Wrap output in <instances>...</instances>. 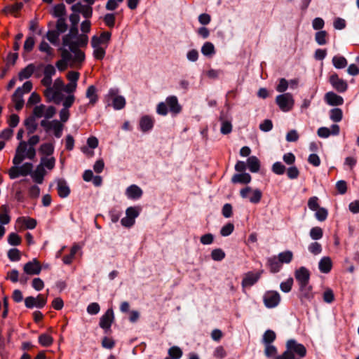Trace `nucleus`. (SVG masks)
Wrapping results in <instances>:
<instances>
[{"mask_svg":"<svg viewBox=\"0 0 359 359\" xmlns=\"http://www.w3.org/2000/svg\"><path fill=\"white\" fill-rule=\"evenodd\" d=\"M39 151L43 155L49 156L54 152V146L52 143H43L40 146Z\"/></svg>","mask_w":359,"mask_h":359,"instance_id":"obj_35","label":"nucleus"},{"mask_svg":"<svg viewBox=\"0 0 359 359\" xmlns=\"http://www.w3.org/2000/svg\"><path fill=\"white\" fill-rule=\"evenodd\" d=\"M332 267V262L330 257H323L318 263V269L323 273H328Z\"/></svg>","mask_w":359,"mask_h":359,"instance_id":"obj_24","label":"nucleus"},{"mask_svg":"<svg viewBox=\"0 0 359 359\" xmlns=\"http://www.w3.org/2000/svg\"><path fill=\"white\" fill-rule=\"evenodd\" d=\"M10 211L9 207L8 205H2L0 207V223L1 224H7L11 221V217L8 215Z\"/></svg>","mask_w":359,"mask_h":359,"instance_id":"obj_28","label":"nucleus"},{"mask_svg":"<svg viewBox=\"0 0 359 359\" xmlns=\"http://www.w3.org/2000/svg\"><path fill=\"white\" fill-rule=\"evenodd\" d=\"M299 297L302 304H305L306 302H311L313 299L312 286L309 284L299 286Z\"/></svg>","mask_w":359,"mask_h":359,"instance_id":"obj_13","label":"nucleus"},{"mask_svg":"<svg viewBox=\"0 0 359 359\" xmlns=\"http://www.w3.org/2000/svg\"><path fill=\"white\" fill-rule=\"evenodd\" d=\"M103 20L107 27H109L110 28L114 27V25H115V20H116L115 14L114 13L106 14L103 18Z\"/></svg>","mask_w":359,"mask_h":359,"instance_id":"obj_56","label":"nucleus"},{"mask_svg":"<svg viewBox=\"0 0 359 359\" xmlns=\"http://www.w3.org/2000/svg\"><path fill=\"white\" fill-rule=\"evenodd\" d=\"M310 272L304 266H301L294 272V277L298 282L299 286L309 284Z\"/></svg>","mask_w":359,"mask_h":359,"instance_id":"obj_10","label":"nucleus"},{"mask_svg":"<svg viewBox=\"0 0 359 359\" xmlns=\"http://www.w3.org/2000/svg\"><path fill=\"white\" fill-rule=\"evenodd\" d=\"M271 171L278 175H283L286 171V167L279 161L274 163L271 167Z\"/></svg>","mask_w":359,"mask_h":359,"instance_id":"obj_46","label":"nucleus"},{"mask_svg":"<svg viewBox=\"0 0 359 359\" xmlns=\"http://www.w3.org/2000/svg\"><path fill=\"white\" fill-rule=\"evenodd\" d=\"M168 355L172 359H180L183 354L182 349L177 346H173L168 349Z\"/></svg>","mask_w":359,"mask_h":359,"instance_id":"obj_39","label":"nucleus"},{"mask_svg":"<svg viewBox=\"0 0 359 359\" xmlns=\"http://www.w3.org/2000/svg\"><path fill=\"white\" fill-rule=\"evenodd\" d=\"M309 234L313 240H319L323 237V231L320 227L315 226L310 230Z\"/></svg>","mask_w":359,"mask_h":359,"instance_id":"obj_54","label":"nucleus"},{"mask_svg":"<svg viewBox=\"0 0 359 359\" xmlns=\"http://www.w3.org/2000/svg\"><path fill=\"white\" fill-rule=\"evenodd\" d=\"M126 99L121 95L115 96L113 99V107L116 110H120L126 106Z\"/></svg>","mask_w":359,"mask_h":359,"instance_id":"obj_38","label":"nucleus"},{"mask_svg":"<svg viewBox=\"0 0 359 359\" xmlns=\"http://www.w3.org/2000/svg\"><path fill=\"white\" fill-rule=\"evenodd\" d=\"M316 219L320 222L325 221L328 215L327 210L324 208H319L315 214Z\"/></svg>","mask_w":359,"mask_h":359,"instance_id":"obj_58","label":"nucleus"},{"mask_svg":"<svg viewBox=\"0 0 359 359\" xmlns=\"http://www.w3.org/2000/svg\"><path fill=\"white\" fill-rule=\"evenodd\" d=\"M143 194V191L137 185L132 184L126 190V195L133 200L140 199Z\"/></svg>","mask_w":359,"mask_h":359,"instance_id":"obj_19","label":"nucleus"},{"mask_svg":"<svg viewBox=\"0 0 359 359\" xmlns=\"http://www.w3.org/2000/svg\"><path fill=\"white\" fill-rule=\"evenodd\" d=\"M27 143L25 141H20L15 149V154L13 158V163L19 165L25 158Z\"/></svg>","mask_w":359,"mask_h":359,"instance_id":"obj_9","label":"nucleus"},{"mask_svg":"<svg viewBox=\"0 0 359 359\" xmlns=\"http://www.w3.org/2000/svg\"><path fill=\"white\" fill-rule=\"evenodd\" d=\"M57 190L60 198H67L71 192L70 188L65 179H59L57 182Z\"/></svg>","mask_w":359,"mask_h":359,"instance_id":"obj_17","label":"nucleus"},{"mask_svg":"<svg viewBox=\"0 0 359 359\" xmlns=\"http://www.w3.org/2000/svg\"><path fill=\"white\" fill-rule=\"evenodd\" d=\"M252 177L249 173L240 172L234 174L231 177V182L233 184H247L251 182Z\"/></svg>","mask_w":359,"mask_h":359,"instance_id":"obj_23","label":"nucleus"},{"mask_svg":"<svg viewBox=\"0 0 359 359\" xmlns=\"http://www.w3.org/2000/svg\"><path fill=\"white\" fill-rule=\"evenodd\" d=\"M286 350L275 359H294L296 355L304 358L306 355V348L302 344L298 343L295 339H290L285 344Z\"/></svg>","mask_w":359,"mask_h":359,"instance_id":"obj_1","label":"nucleus"},{"mask_svg":"<svg viewBox=\"0 0 359 359\" xmlns=\"http://www.w3.org/2000/svg\"><path fill=\"white\" fill-rule=\"evenodd\" d=\"M36 71V66L33 63H30L27 65L18 73V79L20 81H22L26 79H29Z\"/></svg>","mask_w":359,"mask_h":359,"instance_id":"obj_25","label":"nucleus"},{"mask_svg":"<svg viewBox=\"0 0 359 359\" xmlns=\"http://www.w3.org/2000/svg\"><path fill=\"white\" fill-rule=\"evenodd\" d=\"M263 271V270H261L257 273L250 271L245 273L241 283L243 287L254 285L259 280Z\"/></svg>","mask_w":359,"mask_h":359,"instance_id":"obj_11","label":"nucleus"},{"mask_svg":"<svg viewBox=\"0 0 359 359\" xmlns=\"http://www.w3.org/2000/svg\"><path fill=\"white\" fill-rule=\"evenodd\" d=\"M41 102V97L40 95L36 93V92H33L28 100H27V106H31V105H33V104H38Z\"/></svg>","mask_w":359,"mask_h":359,"instance_id":"obj_64","label":"nucleus"},{"mask_svg":"<svg viewBox=\"0 0 359 359\" xmlns=\"http://www.w3.org/2000/svg\"><path fill=\"white\" fill-rule=\"evenodd\" d=\"M293 278H289L285 281L282 282L280 285V288L283 292H290L292 285H293Z\"/></svg>","mask_w":359,"mask_h":359,"instance_id":"obj_57","label":"nucleus"},{"mask_svg":"<svg viewBox=\"0 0 359 359\" xmlns=\"http://www.w3.org/2000/svg\"><path fill=\"white\" fill-rule=\"evenodd\" d=\"M327 33L326 31H319L316 33L315 40L318 45L323 46L327 43Z\"/></svg>","mask_w":359,"mask_h":359,"instance_id":"obj_50","label":"nucleus"},{"mask_svg":"<svg viewBox=\"0 0 359 359\" xmlns=\"http://www.w3.org/2000/svg\"><path fill=\"white\" fill-rule=\"evenodd\" d=\"M278 260V258L276 255L268 257L266 259V266L269 269L272 273H278L282 268V264Z\"/></svg>","mask_w":359,"mask_h":359,"instance_id":"obj_20","label":"nucleus"},{"mask_svg":"<svg viewBox=\"0 0 359 359\" xmlns=\"http://www.w3.org/2000/svg\"><path fill=\"white\" fill-rule=\"evenodd\" d=\"M114 320V315L112 309H108L107 311L100 318L99 325L101 328L104 330L105 333H107L110 330L112 323Z\"/></svg>","mask_w":359,"mask_h":359,"instance_id":"obj_8","label":"nucleus"},{"mask_svg":"<svg viewBox=\"0 0 359 359\" xmlns=\"http://www.w3.org/2000/svg\"><path fill=\"white\" fill-rule=\"evenodd\" d=\"M7 256L11 262H19L21 259V252L18 248H11L8 251Z\"/></svg>","mask_w":359,"mask_h":359,"instance_id":"obj_41","label":"nucleus"},{"mask_svg":"<svg viewBox=\"0 0 359 359\" xmlns=\"http://www.w3.org/2000/svg\"><path fill=\"white\" fill-rule=\"evenodd\" d=\"M225 256H226L225 252L221 248L214 249L211 252V258L214 261L220 262V261H222V259H224Z\"/></svg>","mask_w":359,"mask_h":359,"instance_id":"obj_49","label":"nucleus"},{"mask_svg":"<svg viewBox=\"0 0 359 359\" xmlns=\"http://www.w3.org/2000/svg\"><path fill=\"white\" fill-rule=\"evenodd\" d=\"M52 130L54 131L55 137L60 138L62 135L63 125L58 120H53Z\"/></svg>","mask_w":359,"mask_h":359,"instance_id":"obj_51","label":"nucleus"},{"mask_svg":"<svg viewBox=\"0 0 359 359\" xmlns=\"http://www.w3.org/2000/svg\"><path fill=\"white\" fill-rule=\"evenodd\" d=\"M22 219L23 224L28 229H34L37 224V222L35 219L31 217H19L18 220Z\"/></svg>","mask_w":359,"mask_h":359,"instance_id":"obj_52","label":"nucleus"},{"mask_svg":"<svg viewBox=\"0 0 359 359\" xmlns=\"http://www.w3.org/2000/svg\"><path fill=\"white\" fill-rule=\"evenodd\" d=\"M8 243L11 245L18 246L21 244L22 238L18 233L12 232L8 236Z\"/></svg>","mask_w":359,"mask_h":359,"instance_id":"obj_44","label":"nucleus"},{"mask_svg":"<svg viewBox=\"0 0 359 359\" xmlns=\"http://www.w3.org/2000/svg\"><path fill=\"white\" fill-rule=\"evenodd\" d=\"M18 59V53H8L6 57V63L4 67H3L0 72V79H4L8 72L9 71L11 66H13L17 60Z\"/></svg>","mask_w":359,"mask_h":359,"instance_id":"obj_14","label":"nucleus"},{"mask_svg":"<svg viewBox=\"0 0 359 359\" xmlns=\"http://www.w3.org/2000/svg\"><path fill=\"white\" fill-rule=\"evenodd\" d=\"M330 118L334 122H339L343 118V111L339 108H334L330 111Z\"/></svg>","mask_w":359,"mask_h":359,"instance_id":"obj_37","label":"nucleus"},{"mask_svg":"<svg viewBox=\"0 0 359 359\" xmlns=\"http://www.w3.org/2000/svg\"><path fill=\"white\" fill-rule=\"evenodd\" d=\"M263 302L266 308L272 309L277 306L280 302V296L276 291L269 290L264 293Z\"/></svg>","mask_w":359,"mask_h":359,"instance_id":"obj_4","label":"nucleus"},{"mask_svg":"<svg viewBox=\"0 0 359 359\" xmlns=\"http://www.w3.org/2000/svg\"><path fill=\"white\" fill-rule=\"evenodd\" d=\"M47 303V297L39 294L36 297L29 296L25 299V305L26 308L32 309L34 307L43 309Z\"/></svg>","mask_w":359,"mask_h":359,"instance_id":"obj_3","label":"nucleus"},{"mask_svg":"<svg viewBox=\"0 0 359 359\" xmlns=\"http://www.w3.org/2000/svg\"><path fill=\"white\" fill-rule=\"evenodd\" d=\"M325 101L330 106H341L344 104V99L332 91L327 92L325 95Z\"/></svg>","mask_w":359,"mask_h":359,"instance_id":"obj_15","label":"nucleus"},{"mask_svg":"<svg viewBox=\"0 0 359 359\" xmlns=\"http://www.w3.org/2000/svg\"><path fill=\"white\" fill-rule=\"evenodd\" d=\"M165 102L172 114H178L182 111V106L179 104L178 99L176 96H168L165 100Z\"/></svg>","mask_w":359,"mask_h":359,"instance_id":"obj_16","label":"nucleus"},{"mask_svg":"<svg viewBox=\"0 0 359 359\" xmlns=\"http://www.w3.org/2000/svg\"><path fill=\"white\" fill-rule=\"evenodd\" d=\"M154 123L155 120L153 117L149 115H144L140 119V129L143 133L149 132L153 129Z\"/></svg>","mask_w":359,"mask_h":359,"instance_id":"obj_12","label":"nucleus"},{"mask_svg":"<svg viewBox=\"0 0 359 359\" xmlns=\"http://www.w3.org/2000/svg\"><path fill=\"white\" fill-rule=\"evenodd\" d=\"M24 125L26 127L27 130L28 135H31L34 133L37 128H38V124L36 122V119L34 118L33 116H28L25 121H24Z\"/></svg>","mask_w":359,"mask_h":359,"instance_id":"obj_27","label":"nucleus"},{"mask_svg":"<svg viewBox=\"0 0 359 359\" xmlns=\"http://www.w3.org/2000/svg\"><path fill=\"white\" fill-rule=\"evenodd\" d=\"M6 279L10 280L12 283H17L19 280V271L17 269H12L7 273Z\"/></svg>","mask_w":359,"mask_h":359,"instance_id":"obj_62","label":"nucleus"},{"mask_svg":"<svg viewBox=\"0 0 359 359\" xmlns=\"http://www.w3.org/2000/svg\"><path fill=\"white\" fill-rule=\"evenodd\" d=\"M287 177L290 180L297 179L299 175V171L296 166H290L286 169Z\"/></svg>","mask_w":359,"mask_h":359,"instance_id":"obj_59","label":"nucleus"},{"mask_svg":"<svg viewBox=\"0 0 359 359\" xmlns=\"http://www.w3.org/2000/svg\"><path fill=\"white\" fill-rule=\"evenodd\" d=\"M18 168L20 170L21 176H27L29 175H32V169H33V164L32 163H25L22 166H18Z\"/></svg>","mask_w":359,"mask_h":359,"instance_id":"obj_43","label":"nucleus"},{"mask_svg":"<svg viewBox=\"0 0 359 359\" xmlns=\"http://www.w3.org/2000/svg\"><path fill=\"white\" fill-rule=\"evenodd\" d=\"M23 4L22 2H15L14 4H8L2 9V13L8 15L13 14L15 17L18 16V12L22 8Z\"/></svg>","mask_w":359,"mask_h":359,"instance_id":"obj_21","label":"nucleus"},{"mask_svg":"<svg viewBox=\"0 0 359 359\" xmlns=\"http://www.w3.org/2000/svg\"><path fill=\"white\" fill-rule=\"evenodd\" d=\"M46 174V171L44 168H43V164H39L36 170L32 173V178L34 182L37 184H42L44 180V176Z\"/></svg>","mask_w":359,"mask_h":359,"instance_id":"obj_22","label":"nucleus"},{"mask_svg":"<svg viewBox=\"0 0 359 359\" xmlns=\"http://www.w3.org/2000/svg\"><path fill=\"white\" fill-rule=\"evenodd\" d=\"M251 192L252 194L249 198L250 202L252 203H254V204L259 203L262 199V193L258 189H256L252 191V189L250 187H245V188L242 189L240 191V195L243 198H248L249 194Z\"/></svg>","mask_w":359,"mask_h":359,"instance_id":"obj_5","label":"nucleus"},{"mask_svg":"<svg viewBox=\"0 0 359 359\" xmlns=\"http://www.w3.org/2000/svg\"><path fill=\"white\" fill-rule=\"evenodd\" d=\"M264 345H265L264 355L267 358H271V357L275 358L277 356L276 355L278 353V349L275 346L272 345L271 344H264Z\"/></svg>","mask_w":359,"mask_h":359,"instance_id":"obj_53","label":"nucleus"},{"mask_svg":"<svg viewBox=\"0 0 359 359\" xmlns=\"http://www.w3.org/2000/svg\"><path fill=\"white\" fill-rule=\"evenodd\" d=\"M276 103L282 111L287 112L292 110L294 100L291 93H283L276 97Z\"/></svg>","mask_w":359,"mask_h":359,"instance_id":"obj_2","label":"nucleus"},{"mask_svg":"<svg viewBox=\"0 0 359 359\" xmlns=\"http://www.w3.org/2000/svg\"><path fill=\"white\" fill-rule=\"evenodd\" d=\"M234 226L231 223H228L222 227L220 233L222 236H228L233 231Z\"/></svg>","mask_w":359,"mask_h":359,"instance_id":"obj_61","label":"nucleus"},{"mask_svg":"<svg viewBox=\"0 0 359 359\" xmlns=\"http://www.w3.org/2000/svg\"><path fill=\"white\" fill-rule=\"evenodd\" d=\"M156 113L161 116H166L168 113V109L166 102H159L156 106Z\"/></svg>","mask_w":359,"mask_h":359,"instance_id":"obj_63","label":"nucleus"},{"mask_svg":"<svg viewBox=\"0 0 359 359\" xmlns=\"http://www.w3.org/2000/svg\"><path fill=\"white\" fill-rule=\"evenodd\" d=\"M40 164H43V168L46 167L48 170H52L55 165V158L54 157H41Z\"/></svg>","mask_w":359,"mask_h":359,"instance_id":"obj_48","label":"nucleus"},{"mask_svg":"<svg viewBox=\"0 0 359 359\" xmlns=\"http://www.w3.org/2000/svg\"><path fill=\"white\" fill-rule=\"evenodd\" d=\"M201 53L208 57L214 55L215 54V48L213 43L209 41L205 42L201 48Z\"/></svg>","mask_w":359,"mask_h":359,"instance_id":"obj_31","label":"nucleus"},{"mask_svg":"<svg viewBox=\"0 0 359 359\" xmlns=\"http://www.w3.org/2000/svg\"><path fill=\"white\" fill-rule=\"evenodd\" d=\"M35 44V39L34 36H28L24 43L23 49L25 53H30Z\"/></svg>","mask_w":359,"mask_h":359,"instance_id":"obj_40","label":"nucleus"},{"mask_svg":"<svg viewBox=\"0 0 359 359\" xmlns=\"http://www.w3.org/2000/svg\"><path fill=\"white\" fill-rule=\"evenodd\" d=\"M46 106L44 104H40L36 106L32 111V114L29 116H33L34 118H39L44 116Z\"/></svg>","mask_w":359,"mask_h":359,"instance_id":"obj_45","label":"nucleus"},{"mask_svg":"<svg viewBox=\"0 0 359 359\" xmlns=\"http://www.w3.org/2000/svg\"><path fill=\"white\" fill-rule=\"evenodd\" d=\"M309 251L314 255H317L321 253L322 246L318 242L311 243L308 247Z\"/></svg>","mask_w":359,"mask_h":359,"instance_id":"obj_55","label":"nucleus"},{"mask_svg":"<svg viewBox=\"0 0 359 359\" xmlns=\"http://www.w3.org/2000/svg\"><path fill=\"white\" fill-rule=\"evenodd\" d=\"M68 29V25L66 23V20L65 18H60L57 19L56 22V32H58V33L62 34L65 33Z\"/></svg>","mask_w":359,"mask_h":359,"instance_id":"obj_47","label":"nucleus"},{"mask_svg":"<svg viewBox=\"0 0 359 359\" xmlns=\"http://www.w3.org/2000/svg\"><path fill=\"white\" fill-rule=\"evenodd\" d=\"M41 269V264L36 258L32 259V260L29 261L23 266V271L30 276L40 274Z\"/></svg>","mask_w":359,"mask_h":359,"instance_id":"obj_7","label":"nucleus"},{"mask_svg":"<svg viewBox=\"0 0 359 359\" xmlns=\"http://www.w3.org/2000/svg\"><path fill=\"white\" fill-rule=\"evenodd\" d=\"M329 82L331 86L339 93H343L346 92L348 89V83L347 82L340 79L338 74L335 72H333L329 77Z\"/></svg>","mask_w":359,"mask_h":359,"instance_id":"obj_6","label":"nucleus"},{"mask_svg":"<svg viewBox=\"0 0 359 359\" xmlns=\"http://www.w3.org/2000/svg\"><path fill=\"white\" fill-rule=\"evenodd\" d=\"M12 101L15 103V108L20 111L23 108L25 100L22 88H18L12 95Z\"/></svg>","mask_w":359,"mask_h":359,"instance_id":"obj_18","label":"nucleus"},{"mask_svg":"<svg viewBox=\"0 0 359 359\" xmlns=\"http://www.w3.org/2000/svg\"><path fill=\"white\" fill-rule=\"evenodd\" d=\"M247 165L251 172H257L260 169V161L255 156H249Z\"/></svg>","mask_w":359,"mask_h":359,"instance_id":"obj_26","label":"nucleus"},{"mask_svg":"<svg viewBox=\"0 0 359 359\" xmlns=\"http://www.w3.org/2000/svg\"><path fill=\"white\" fill-rule=\"evenodd\" d=\"M53 15L55 18H64L66 15V7L63 3L55 5L53 8Z\"/></svg>","mask_w":359,"mask_h":359,"instance_id":"obj_32","label":"nucleus"},{"mask_svg":"<svg viewBox=\"0 0 359 359\" xmlns=\"http://www.w3.org/2000/svg\"><path fill=\"white\" fill-rule=\"evenodd\" d=\"M86 96L90 100L89 104L94 105L98 100L97 95L96 94V88L95 86H90L87 88Z\"/></svg>","mask_w":359,"mask_h":359,"instance_id":"obj_30","label":"nucleus"},{"mask_svg":"<svg viewBox=\"0 0 359 359\" xmlns=\"http://www.w3.org/2000/svg\"><path fill=\"white\" fill-rule=\"evenodd\" d=\"M332 64L337 69H343L347 66V60L344 56L335 55L332 58Z\"/></svg>","mask_w":359,"mask_h":359,"instance_id":"obj_33","label":"nucleus"},{"mask_svg":"<svg viewBox=\"0 0 359 359\" xmlns=\"http://www.w3.org/2000/svg\"><path fill=\"white\" fill-rule=\"evenodd\" d=\"M126 216L133 220L140 215V211L136 207H129L126 211Z\"/></svg>","mask_w":359,"mask_h":359,"instance_id":"obj_60","label":"nucleus"},{"mask_svg":"<svg viewBox=\"0 0 359 359\" xmlns=\"http://www.w3.org/2000/svg\"><path fill=\"white\" fill-rule=\"evenodd\" d=\"M276 339V334L274 331L267 330L263 334L262 342L264 344H272Z\"/></svg>","mask_w":359,"mask_h":359,"instance_id":"obj_34","label":"nucleus"},{"mask_svg":"<svg viewBox=\"0 0 359 359\" xmlns=\"http://www.w3.org/2000/svg\"><path fill=\"white\" fill-rule=\"evenodd\" d=\"M279 262L283 265V264H290L293 259V253L290 250H286L282 252H280L278 256Z\"/></svg>","mask_w":359,"mask_h":359,"instance_id":"obj_29","label":"nucleus"},{"mask_svg":"<svg viewBox=\"0 0 359 359\" xmlns=\"http://www.w3.org/2000/svg\"><path fill=\"white\" fill-rule=\"evenodd\" d=\"M60 34L55 30H48L46 34V38L54 46L58 45Z\"/></svg>","mask_w":359,"mask_h":359,"instance_id":"obj_36","label":"nucleus"},{"mask_svg":"<svg viewBox=\"0 0 359 359\" xmlns=\"http://www.w3.org/2000/svg\"><path fill=\"white\" fill-rule=\"evenodd\" d=\"M53 342V339L51 336L47 334H42L39 337V343L45 347L50 346Z\"/></svg>","mask_w":359,"mask_h":359,"instance_id":"obj_42","label":"nucleus"}]
</instances>
